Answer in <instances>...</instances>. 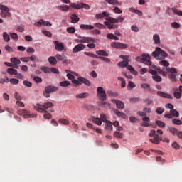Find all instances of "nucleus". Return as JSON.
<instances>
[{
  "mask_svg": "<svg viewBox=\"0 0 182 182\" xmlns=\"http://www.w3.org/2000/svg\"><path fill=\"white\" fill-rule=\"evenodd\" d=\"M151 57L149 54H142L141 56H138L136 58V62H141L144 65L149 66V73L153 75L152 79L155 82H161L162 78L160 75H157V66L153 65V63L150 60Z\"/></svg>",
  "mask_w": 182,
  "mask_h": 182,
  "instance_id": "1",
  "label": "nucleus"
},
{
  "mask_svg": "<svg viewBox=\"0 0 182 182\" xmlns=\"http://www.w3.org/2000/svg\"><path fill=\"white\" fill-rule=\"evenodd\" d=\"M107 95L110 97H117V96H119V93L114 92L112 90H108L107 91Z\"/></svg>",
  "mask_w": 182,
  "mask_h": 182,
  "instance_id": "37",
  "label": "nucleus"
},
{
  "mask_svg": "<svg viewBox=\"0 0 182 182\" xmlns=\"http://www.w3.org/2000/svg\"><path fill=\"white\" fill-rule=\"evenodd\" d=\"M156 95L158 96H160V97H163L164 99H171V100L173 99V97L171 95L166 93V92H164L162 91H158L156 92Z\"/></svg>",
  "mask_w": 182,
  "mask_h": 182,
  "instance_id": "18",
  "label": "nucleus"
},
{
  "mask_svg": "<svg viewBox=\"0 0 182 182\" xmlns=\"http://www.w3.org/2000/svg\"><path fill=\"white\" fill-rule=\"evenodd\" d=\"M128 45L123 43L119 42H112L111 43V47L114 49H127Z\"/></svg>",
  "mask_w": 182,
  "mask_h": 182,
  "instance_id": "10",
  "label": "nucleus"
},
{
  "mask_svg": "<svg viewBox=\"0 0 182 182\" xmlns=\"http://www.w3.org/2000/svg\"><path fill=\"white\" fill-rule=\"evenodd\" d=\"M105 130H109V131L113 130V124H112L110 121H107L105 122Z\"/></svg>",
  "mask_w": 182,
  "mask_h": 182,
  "instance_id": "28",
  "label": "nucleus"
},
{
  "mask_svg": "<svg viewBox=\"0 0 182 182\" xmlns=\"http://www.w3.org/2000/svg\"><path fill=\"white\" fill-rule=\"evenodd\" d=\"M85 48H86L85 45L82 43L77 44L73 48V53H77V52H81V50H83Z\"/></svg>",
  "mask_w": 182,
  "mask_h": 182,
  "instance_id": "19",
  "label": "nucleus"
},
{
  "mask_svg": "<svg viewBox=\"0 0 182 182\" xmlns=\"http://www.w3.org/2000/svg\"><path fill=\"white\" fill-rule=\"evenodd\" d=\"M173 96L176 99H180L181 97V92L175 91L173 93Z\"/></svg>",
  "mask_w": 182,
  "mask_h": 182,
  "instance_id": "64",
  "label": "nucleus"
},
{
  "mask_svg": "<svg viewBox=\"0 0 182 182\" xmlns=\"http://www.w3.org/2000/svg\"><path fill=\"white\" fill-rule=\"evenodd\" d=\"M10 36H11V39H14V41H18V34H16L15 33H11L10 34Z\"/></svg>",
  "mask_w": 182,
  "mask_h": 182,
  "instance_id": "62",
  "label": "nucleus"
},
{
  "mask_svg": "<svg viewBox=\"0 0 182 182\" xmlns=\"http://www.w3.org/2000/svg\"><path fill=\"white\" fill-rule=\"evenodd\" d=\"M180 113L178 112L176 109L170 110V114H164L165 119H173V117H178Z\"/></svg>",
  "mask_w": 182,
  "mask_h": 182,
  "instance_id": "12",
  "label": "nucleus"
},
{
  "mask_svg": "<svg viewBox=\"0 0 182 182\" xmlns=\"http://www.w3.org/2000/svg\"><path fill=\"white\" fill-rule=\"evenodd\" d=\"M96 54L99 55L100 56H109V53H107V52L103 50H100L96 51Z\"/></svg>",
  "mask_w": 182,
  "mask_h": 182,
  "instance_id": "33",
  "label": "nucleus"
},
{
  "mask_svg": "<svg viewBox=\"0 0 182 182\" xmlns=\"http://www.w3.org/2000/svg\"><path fill=\"white\" fill-rule=\"evenodd\" d=\"M127 69H128V70H129L131 72V73H133L134 75V76H137V71H136V70H134L133 66L127 65Z\"/></svg>",
  "mask_w": 182,
  "mask_h": 182,
  "instance_id": "35",
  "label": "nucleus"
},
{
  "mask_svg": "<svg viewBox=\"0 0 182 182\" xmlns=\"http://www.w3.org/2000/svg\"><path fill=\"white\" fill-rule=\"evenodd\" d=\"M89 97V93L87 92H83L78 94L75 96L76 99H86V97Z\"/></svg>",
  "mask_w": 182,
  "mask_h": 182,
  "instance_id": "29",
  "label": "nucleus"
},
{
  "mask_svg": "<svg viewBox=\"0 0 182 182\" xmlns=\"http://www.w3.org/2000/svg\"><path fill=\"white\" fill-rule=\"evenodd\" d=\"M149 141L153 143L154 144H160V138H159V135H156L154 139H149Z\"/></svg>",
  "mask_w": 182,
  "mask_h": 182,
  "instance_id": "30",
  "label": "nucleus"
},
{
  "mask_svg": "<svg viewBox=\"0 0 182 182\" xmlns=\"http://www.w3.org/2000/svg\"><path fill=\"white\" fill-rule=\"evenodd\" d=\"M97 95L99 100H101V102H105V100H106V91L105 90V89H103V87H98L97 88Z\"/></svg>",
  "mask_w": 182,
  "mask_h": 182,
  "instance_id": "5",
  "label": "nucleus"
},
{
  "mask_svg": "<svg viewBox=\"0 0 182 182\" xmlns=\"http://www.w3.org/2000/svg\"><path fill=\"white\" fill-rule=\"evenodd\" d=\"M114 137H116L117 139H123V134L119 132H114Z\"/></svg>",
  "mask_w": 182,
  "mask_h": 182,
  "instance_id": "45",
  "label": "nucleus"
},
{
  "mask_svg": "<svg viewBox=\"0 0 182 182\" xmlns=\"http://www.w3.org/2000/svg\"><path fill=\"white\" fill-rule=\"evenodd\" d=\"M10 60L12 63H14V66H18V65H21V60H19V58H12Z\"/></svg>",
  "mask_w": 182,
  "mask_h": 182,
  "instance_id": "32",
  "label": "nucleus"
},
{
  "mask_svg": "<svg viewBox=\"0 0 182 182\" xmlns=\"http://www.w3.org/2000/svg\"><path fill=\"white\" fill-rule=\"evenodd\" d=\"M171 10L173 11V13H175L176 15H178V16H182V11L176 9V8H172Z\"/></svg>",
  "mask_w": 182,
  "mask_h": 182,
  "instance_id": "48",
  "label": "nucleus"
},
{
  "mask_svg": "<svg viewBox=\"0 0 182 182\" xmlns=\"http://www.w3.org/2000/svg\"><path fill=\"white\" fill-rule=\"evenodd\" d=\"M50 72H52V73H55V75H59V70H58V68L52 67L50 68Z\"/></svg>",
  "mask_w": 182,
  "mask_h": 182,
  "instance_id": "61",
  "label": "nucleus"
},
{
  "mask_svg": "<svg viewBox=\"0 0 182 182\" xmlns=\"http://www.w3.org/2000/svg\"><path fill=\"white\" fill-rule=\"evenodd\" d=\"M18 114H19V116H22L24 119H32L33 117H36V114H31V112L26 109L18 111Z\"/></svg>",
  "mask_w": 182,
  "mask_h": 182,
  "instance_id": "6",
  "label": "nucleus"
},
{
  "mask_svg": "<svg viewBox=\"0 0 182 182\" xmlns=\"http://www.w3.org/2000/svg\"><path fill=\"white\" fill-rule=\"evenodd\" d=\"M92 122H94V123H95V124H97L98 126H102V119H100V118L93 117Z\"/></svg>",
  "mask_w": 182,
  "mask_h": 182,
  "instance_id": "40",
  "label": "nucleus"
},
{
  "mask_svg": "<svg viewBox=\"0 0 182 182\" xmlns=\"http://www.w3.org/2000/svg\"><path fill=\"white\" fill-rule=\"evenodd\" d=\"M71 23H77L79 22V17L76 14H72L70 16Z\"/></svg>",
  "mask_w": 182,
  "mask_h": 182,
  "instance_id": "27",
  "label": "nucleus"
},
{
  "mask_svg": "<svg viewBox=\"0 0 182 182\" xmlns=\"http://www.w3.org/2000/svg\"><path fill=\"white\" fill-rule=\"evenodd\" d=\"M156 112L157 114H163V113H164V108L157 107L156 109Z\"/></svg>",
  "mask_w": 182,
  "mask_h": 182,
  "instance_id": "54",
  "label": "nucleus"
},
{
  "mask_svg": "<svg viewBox=\"0 0 182 182\" xmlns=\"http://www.w3.org/2000/svg\"><path fill=\"white\" fill-rule=\"evenodd\" d=\"M48 62L52 66H55L58 63V59L55 56H51L48 58Z\"/></svg>",
  "mask_w": 182,
  "mask_h": 182,
  "instance_id": "24",
  "label": "nucleus"
},
{
  "mask_svg": "<svg viewBox=\"0 0 182 182\" xmlns=\"http://www.w3.org/2000/svg\"><path fill=\"white\" fill-rule=\"evenodd\" d=\"M40 69L44 72V73H50V68H49V67H41Z\"/></svg>",
  "mask_w": 182,
  "mask_h": 182,
  "instance_id": "47",
  "label": "nucleus"
},
{
  "mask_svg": "<svg viewBox=\"0 0 182 182\" xmlns=\"http://www.w3.org/2000/svg\"><path fill=\"white\" fill-rule=\"evenodd\" d=\"M168 130L171 133V134H173V136H177V133H178V130L173 127H168Z\"/></svg>",
  "mask_w": 182,
  "mask_h": 182,
  "instance_id": "31",
  "label": "nucleus"
},
{
  "mask_svg": "<svg viewBox=\"0 0 182 182\" xmlns=\"http://www.w3.org/2000/svg\"><path fill=\"white\" fill-rule=\"evenodd\" d=\"M143 122L141 124V126H143V127H150V126H151V124H149L150 123V118H149V117H144L142 118Z\"/></svg>",
  "mask_w": 182,
  "mask_h": 182,
  "instance_id": "21",
  "label": "nucleus"
},
{
  "mask_svg": "<svg viewBox=\"0 0 182 182\" xmlns=\"http://www.w3.org/2000/svg\"><path fill=\"white\" fill-rule=\"evenodd\" d=\"M152 56L155 59H159V60H163L167 58L168 55L164 50H161L160 48H156V50L152 53Z\"/></svg>",
  "mask_w": 182,
  "mask_h": 182,
  "instance_id": "3",
  "label": "nucleus"
},
{
  "mask_svg": "<svg viewBox=\"0 0 182 182\" xmlns=\"http://www.w3.org/2000/svg\"><path fill=\"white\" fill-rule=\"evenodd\" d=\"M111 102L112 103H115L117 109H119L120 110H123V109H124V102L114 99H112Z\"/></svg>",
  "mask_w": 182,
  "mask_h": 182,
  "instance_id": "16",
  "label": "nucleus"
},
{
  "mask_svg": "<svg viewBox=\"0 0 182 182\" xmlns=\"http://www.w3.org/2000/svg\"><path fill=\"white\" fill-rule=\"evenodd\" d=\"M119 58L123 59L124 61L119 62L117 63L118 66H119V68H126V66L127 67L129 62H130V60H129L130 57L129 55H119Z\"/></svg>",
  "mask_w": 182,
  "mask_h": 182,
  "instance_id": "8",
  "label": "nucleus"
},
{
  "mask_svg": "<svg viewBox=\"0 0 182 182\" xmlns=\"http://www.w3.org/2000/svg\"><path fill=\"white\" fill-rule=\"evenodd\" d=\"M100 120H101V122H103L104 123H106L107 122H109L107 120V118L106 117V114H100Z\"/></svg>",
  "mask_w": 182,
  "mask_h": 182,
  "instance_id": "53",
  "label": "nucleus"
},
{
  "mask_svg": "<svg viewBox=\"0 0 182 182\" xmlns=\"http://www.w3.org/2000/svg\"><path fill=\"white\" fill-rule=\"evenodd\" d=\"M23 85L24 86H26V87H32V82L28 81V80H24L23 82Z\"/></svg>",
  "mask_w": 182,
  "mask_h": 182,
  "instance_id": "58",
  "label": "nucleus"
},
{
  "mask_svg": "<svg viewBox=\"0 0 182 182\" xmlns=\"http://www.w3.org/2000/svg\"><path fill=\"white\" fill-rule=\"evenodd\" d=\"M58 9H60V11H69V6H58Z\"/></svg>",
  "mask_w": 182,
  "mask_h": 182,
  "instance_id": "49",
  "label": "nucleus"
},
{
  "mask_svg": "<svg viewBox=\"0 0 182 182\" xmlns=\"http://www.w3.org/2000/svg\"><path fill=\"white\" fill-rule=\"evenodd\" d=\"M70 6L71 8H73V9H82V8H84V9H90V6L85 3H79V2H77V4L71 3L70 4Z\"/></svg>",
  "mask_w": 182,
  "mask_h": 182,
  "instance_id": "7",
  "label": "nucleus"
},
{
  "mask_svg": "<svg viewBox=\"0 0 182 182\" xmlns=\"http://www.w3.org/2000/svg\"><path fill=\"white\" fill-rule=\"evenodd\" d=\"M129 102L131 103H137L138 102H140V98L139 97H132L129 99Z\"/></svg>",
  "mask_w": 182,
  "mask_h": 182,
  "instance_id": "57",
  "label": "nucleus"
},
{
  "mask_svg": "<svg viewBox=\"0 0 182 182\" xmlns=\"http://www.w3.org/2000/svg\"><path fill=\"white\" fill-rule=\"evenodd\" d=\"M155 123L156 125L159 126V127H161V129H164V127H166V123L163 122V121L157 120Z\"/></svg>",
  "mask_w": 182,
  "mask_h": 182,
  "instance_id": "39",
  "label": "nucleus"
},
{
  "mask_svg": "<svg viewBox=\"0 0 182 182\" xmlns=\"http://www.w3.org/2000/svg\"><path fill=\"white\" fill-rule=\"evenodd\" d=\"M167 71L170 72L169 79H171V82H176V75H177V70L176 68H167Z\"/></svg>",
  "mask_w": 182,
  "mask_h": 182,
  "instance_id": "14",
  "label": "nucleus"
},
{
  "mask_svg": "<svg viewBox=\"0 0 182 182\" xmlns=\"http://www.w3.org/2000/svg\"><path fill=\"white\" fill-rule=\"evenodd\" d=\"M113 12H114V14H122L123 11L119 7H114L113 9Z\"/></svg>",
  "mask_w": 182,
  "mask_h": 182,
  "instance_id": "59",
  "label": "nucleus"
},
{
  "mask_svg": "<svg viewBox=\"0 0 182 182\" xmlns=\"http://www.w3.org/2000/svg\"><path fill=\"white\" fill-rule=\"evenodd\" d=\"M80 28V29H85V31H91L92 29H95V26L86 24H81Z\"/></svg>",
  "mask_w": 182,
  "mask_h": 182,
  "instance_id": "25",
  "label": "nucleus"
},
{
  "mask_svg": "<svg viewBox=\"0 0 182 182\" xmlns=\"http://www.w3.org/2000/svg\"><path fill=\"white\" fill-rule=\"evenodd\" d=\"M78 38H80V40L78 41L80 43H95V42H96V40L90 37H82L79 36Z\"/></svg>",
  "mask_w": 182,
  "mask_h": 182,
  "instance_id": "11",
  "label": "nucleus"
},
{
  "mask_svg": "<svg viewBox=\"0 0 182 182\" xmlns=\"http://www.w3.org/2000/svg\"><path fill=\"white\" fill-rule=\"evenodd\" d=\"M6 72L9 75H18V70L14 68H8Z\"/></svg>",
  "mask_w": 182,
  "mask_h": 182,
  "instance_id": "36",
  "label": "nucleus"
},
{
  "mask_svg": "<svg viewBox=\"0 0 182 182\" xmlns=\"http://www.w3.org/2000/svg\"><path fill=\"white\" fill-rule=\"evenodd\" d=\"M58 123L60 124H64L65 126H68V124H69V121L66 119H61L60 120H58Z\"/></svg>",
  "mask_w": 182,
  "mask_h": 182,
  "instance_id": "42",
  "label": "nucleus"
},
{
  "mask_svg": "<svg viewBox=\"0 0 182 182\" xmlns=\"http://www.w3.org/2000/svg\"><path fill=\"white\" fill-rule=\"evenodd\" d=\"M108 16H110V13L107 11H103L102 14H98L95 15V18L97 19H103V18H107Z\"/></svg>",
  "mask_w": 182,
  "mask_h": 182,
  "instance_id": "20",
  "label": "nucleus"
},
{
  "mask_svg": "<svg viewBox=\"0 0 182 182\" xmlns=\"http://www.w3.org/2000/svg\"><path fill=\"white\" fill-rule=\"evenodd\" d=\"M153 40L156 45H159L160 43V36L157 34L154 35Z\"/></svg>",
  "mask_w": 182,
  "mask_h": 182,
  "instance_id": "34",
  "label": "nucleus"
},
{
  "mask_svg": "<svg viewBox=\"0 0 182 182\" xmlns=\"http://www.w3.org/2000/svg\"><path fill=\"white\" fill-rule=\"evenodd\" d=\"M172 123L173 124H176V126H181V124H182L181 120L177 119H172Z\"/></svg>",
  "mask_w": 182,
  "mask_h": 182,
  "instance_id": "46",
  "label": "nucleus"
},
{
  "mask_svg": "<svg viewBox=\"0 0 182 182\" xmlns=\"http://www.w3.org/2000/svg\"><path fill=\"white\" fill-rule=\"evenodd\" d=\"M114 113L117 116V117H120L121 119H127V115L118 109H114Z\"/></svg>",
  "mask_w": 182,
  "mask_h": 182,
  "instance_id": "23",
  "label": "nucleus"
},
{
  "mask_svg": "<svg viewBox=\"0 0 182 182\" xmlns=\"http://www.w3.org/2000/svg\"><path fill=\"white\" fill-rule=\"evenodd\" d=\"M55 58L57 60H60V62H62L65 65H68L69 63V60H68V57L65 54H57Z\"/></svg>",
  "mask_w": 182,
  "mask_h": 182,
  "instance_id": "13",
  "label": "nucleus"
},
{
  "mask_svg": "<svg viewBox=\"0 0 182 182\" xmlns=\"http://www.w3.org/2000/svg\"><path fill=\"white\" fill-rule=\"evenodd\" d=\"M67 32L68 33H75V32H76V30L74 27H68L67 28Z\"/></svg>",
  "mask_w": 182,
  "mask_h": 182,
  "instance_id": "60",
  "label": "nucleus"
},
{
  "mask_svg": "<svg viewBox=\"0 0 182 182\" xmlns=\"http://www.w3.org/2000/svg\"><path fill=\"white\" fill-rule=\"evenodd\" d=\"M33 80L34 82H36V83H42L43 82L42 78H41L40 77H34Z\"/></svg>",
  "mask_w": 182,
  "mask_h": 182,
  "instance_id": "63",
  "label": "nucleus"
},
{
  "mask_svg": "<svg viewBox=\"0 0 182 182\" xmlns=\"http://www.w3.org/2000/svg\"><path fill=\"white\" fill-rule=\"evenodd\" d=\"M105 21H108V22H110L111 23H117V18L110 16L107 17Z\"/></svg>",
  "mask_w": 182,
  "mask_h": 182,
  "instance_id": "38",
  "label": "nucleus"
},
{
  "mask_svg": "<svg viewBox=\"0 0 182 182\" xmlns=\"http://www.w3.org/2000/svg\"><path fill=\"white\" fill-rule=\"evenodd\" d=\"M58 90H59V88H58V87L48 85L45 87V90L43 92V95L45 97H46L47 99H49V97H50L51 93H53L54 92H58Z\"/></svg>",
  "mask_w": 182,
  "mask_h": 182,
  "instance_id": "4",
  "label": "nucleus"
},
{
  "mask_svg": "<svg viewBox=\"0 0 182 182\" xmlns=\"http://www.w3.org/2000/svg\"><path fill=\"white\" fill-rule=\"evenodd\" d=\"M34 25L38 28H41V25H43V26H52V23L50 21H46L43 19H40L38 22L34 23Z\"/></svg>",
  "mask_w": 182,
  "mask_h": 182,
  "instance_id": "15",
  "label": "nucleus"
},
{
  "mask_svg": "<svg viewBox=\"0 0 182 182\" xmlns=\"http://www.w3.org/2000/svg\"><path fill=\"white\" fill-rule=\"evenodd\" d=\"M55 104L52 102H45L43 105L38 103L36 105H33L34 110L39 112V113H48V109H50V112L53 113L55 112Z\"/></svg>",
  "mask_w": 182,
  "mask_h": 182,
  "instance_id": "2",
  "label": "nucleus"
},
{
  "mask_svg": "<svg viewBox=\"0 0 182 182\" xmlns=\"http://www.w3.org/2000/svg\"><path fill=\"white\" fill-rule=\"evenodd\" d=\"M127 87H128V89L132 90V89L136 87V84H134V82H133L132 81H129Z\"/></svg>",
  "mask_w": 182,
  "mask_h": 182,
  "instance_id": "56",
  "label": "nucleus"
},
{
  "mask_svg": "<svg viewBox=\"0 0 182 182\" xmlns=\"http://www.w3.org/2000/svg\"><path fill=\"white\" fill-rule=\"evenodd\" d=\"M10 83H11L12 85H18V83H19V80L16 79V78H11L9 80Z\"/></svg>",
  "mask_w": 182,
  "mask_h": 182,
  "instance_id": "55",
  "label": "nucleus"
},
{
  "mask_svg": "<svg viewBox=\"0 0 182 182\" xmlns=\"http://www.w3.org/2000/svg\"><path fill=\"white\" fill-rule=\"evenodd\" d=\"M70 85V82L69 81H63L60 82V86L61 87H68V86Z\"/></svg>",
  "mask_w": 182,
  "mask_h": 182,
  "instance_id": "41",
  "label": "nucleus"
},
{
  "mask_svg": "<svg viewBox=\"0 0 182 182\" xmlns=\"http://www.w3.org/2000/svg\"><path fill=\"white\" fill-rule=\"evenodd\" d=\"M42 33H43V35H45L46 36H48V38H52V33H50V31H48L46 30H43Z\"/></svg>",
  "mask_w": 182,
  "mask_h": 182,
  "instance_id": "52",
  "label": "nucleus"
},
{
  "mask_svg": "<svg viewBox=\"0 0 182 182\" xmlns=\"http://www.w3.org/2000/svg\"><path fill=\"white\" fill-rule=\"evenodd\" d=\"M3 38L6 42H9V41H11V37H9V36L8 35V33L6 32L3 33Z\"/></svg>",
  "mask_w": 182,
  "mask_h": 182,
  "instance_id": "44",
  "label": "nucleus"
},
{
  "mask_svg": "<svg viewBox=\"0 0 182 182\" xmlns=\"http://www.w3.org/2000/svg\"><path fill=\"white\" fill-rule=\"evenodd\" d=\"M79 82H80L81 85L82 83L83 85H85V86H90L92 84L90 83V81L87 80V78H85L83 77H79L78 78Z\"/></svg>",
  "mask_w": 182,
  "mask_h": 182,
  "instance_id": "22",
  "label": "nucleus"
},
{
  "mask_svg": "<svg viewBox=\"0 0 182 182\" xmlns=\"http://www.w3.org/2000/svg\"><path fill=\"white\" fill-rule=\"evenodd\" d=\"M171 26L173 29H180L181 25H180V23H177V22H172L171 23Z\"/></svg>",
  "mask_w": 182,
  "mask_h": 182,
  "instance_id": "43",
  "label": "nucleus"
},
{
  "mask_svg": "<svg viewBox=\"0 0 182 182\" xmlns=\"http://www.w3.org/2000/svg\"><path fill=\"white\" fill-rule=\"evenodd\" d=\"M14 99H16V100H22V97L21 96V95H19L18 92H14Z\"/></svg>",
  "mask_w": 182,
  "mask_h": 182,
  "instance_id": "51",
  "label": "nucleus"
},
{
  "mask_svg": "<svg viewBox=\"0 0 182 182\" xmlns=\"http://www.w3.org/2000/svg\"><path fill=\"white\" fill-rule=\"evenodd\" d=\"M0 10L2 11L0 13L1 18H6V16H11V13H9V8H8V6L0 4Z\"/></svg>",
  "mask_w": 182,
  "mask_h": 182,
  "instance_id": "9",
  "label": "nucleus"
},
{
  "mask_svg": "<svg viewBox=\"0 0 182 182\" xmlns=\"http://www.w3.org/2000/svg\"><path fill=\"white\" fill-rule=\"evenodd\" d=\"M105 1L110 5H117V6H122V3L119 2L117 0H105Z\"/></svg>",
  "mask_w": 182,
  "mask_h": 182,
  "instance_id": "26",
  "label": "nucleus"
},
{
  "mask_svg": "<svg viewBox=\"0 0 182 182\" xmlns=\"http://www.w3.org/2000/svg\"><path fill=\"white\" fill-rule=\"evenodd\" d=\"M54 45L55 46V50L58 52H62L65 49V46L63 43H59L58 41H53Z\"/></svg>",
  "mask_w": 182,
  "mask_h": 182,
  "instance_id": "17",
  "label": "nucleus"
},
{
  "mask_svg": "<svg viewBox=\"0 0 182 182\" xmlns=\"http://www.w3.org/2000/svg\"><path fill=\"white\" fill-rule=\"evenodd\" d=\"M118 80H120V82H122L121 87H126V80H124V78L118 77Z\"/></svg>",
  "mask_w": 182,
  "mask_h": 182,
  "instance_id": "50",
  "label": "nucleus"
}]
</instances>
